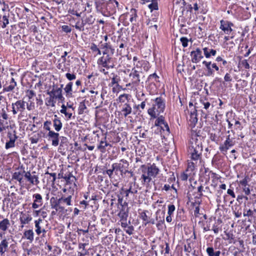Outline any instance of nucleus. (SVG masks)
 I'll list each match as a JSON object with an SVG mask.
<instances>
[{
    "label": "nucleus",
    "instance_id": "f257e3e1",
    "mask_svg": "<svg viewBox=\"0 0 256 256\" xmlns=\"http://www.w3.org/2000/svg\"><path fill=\"white\" fill-rule=\"evenodd\" d=\"M200 132L192 130L190 132V145L188 150V155L191 160L196 162L200 161L202 156V136L199 134Z\"/></svg>",
    "mask_w": 256,
    "mask_h": 256
},
{
    "label": "nucleus",
    "instance_id": "f03ea898",
    "mask_svg": "<svg viewBox=\"0 0 256 256\" xmlns=\"http://www.w3.org/2000/svg\"><path fill=\"white\" fill-rule=\"evenodd\" d=\"M96 10L105 16H110L116 12L119 4L116 0H96Z\"/></svg>",
    "mask_w": 256,
    "mask_h": 256
},
{
    "label": "nucleus",
    "instance_id": "7ed1b4c3",
    "mask_svg": "<svg viewBox=\"0 0 256 256\" xmlns=\"http://www.w3.org/2000/svg\"><path fill=\"white\" fill-rule=\"evenodd\" d=\"M142 175L140 180L143 186H148L151 182L152 178H155L159 173L160 170L153 164L150 166H146L145 165L141 166Z\"/></svg>",
    "mask_w": 256,
    "mask_h": 256
},
{
    "label": "nucleus",
    "instance_id": "20e7f679",
    "mask_svg": "<svg viewBox=\"0 0 256 256\" xmlns=\"http://www.w3.org/2000/svg\"><path fill=\"white\" fill-rule=\"evenodd\" d=\"M98 64L100 70V71L104 74H108V70L114 68V58L112 54H106V52H102V56L98 60Z\"/></svg>",
    "mask_w": 256,
    "mask_h": 256
},
{
    "label": "nucleus",
    "instance_id": "39448f33",
    "mask_svg": "<svg viewBox=\"0 0 256 256\" xmlns=\"http://www.w3.org/2000/svg\"><path fill=\"white\" fill-rule=\"evenodd\" d=\"M154 104L148 110V113L152 118H156L160 113L164 112L165 109V100L162 97H158L154 100Z\"/></svg>",
    "mask_w": 256,
    "mask_h": 256
},
{
    "label": "nucleus",
    "instance_id": "423d86ee",
    "mask_svg": "<svg viewBox=\"0 0 256 256\" xmlns=\"http://www.w3.org/2000/svg\"><path fill=\"white\" fill-rule=\"evenodd\" d=\"M134 66L132 70L135 72H139L140 74L142 76V77H144V72L148 71L150 68L148 62L143 60L134 62Z\"/></svg>",
    "mask_w": 256,
    "mask_h": 256
},
{
    "label": "nucleus",
    "instance_id": "0eeeda50",
    "mask_svg": "<svg viewBox=\"0 0 256 256\" xmlns=\"http://www.w3.org/2000/svg\"><path fill=\"white\" fill-rule=\"evenodd\" d=\"M26 102L23 100H18L12 104V112L14 115L18 113L22 114L26 110Z\"/></svg>",
    "mask_w": 256,
    "mask_h": 256
},
{
    "label": "nucleus",
    "instance_id": "6e6552de",
    "mask_svg": "<svg viewBox=\"0 0 256 256\" xmlns=\"http://www.w3.org/2000/svg\"><path fill=\"white\" fill-rule=\"evenodd\" d=\"M128 186V188H122L120 190V194L126 198L130 194H136L138 192V185L135 182H130Z\"/></svg>",
    "mask_w": 256,
    "mask_h": 256
},
{
    "label": "nucleus",
    "instance_id": "1a4fd4ad",
    "mask_svg": "<svg viewBox=\"0 0 256 256\" xmlns=\"http://www.w3.org/2000/svg\"><path fill=\"white\" fill-rule=\"evenodd\" d=\"M234 138H231L230 135H228L224 144L220 145L219 150L222 153L226 154L229 148L234 146Z\"/></svg>",
    "mask_w": 256,
    "mask_h": 256
},
{
    "label": "nucleus",
    "instance_id": "9d476101",
    "mask_svg": "<svg viewBox=\"0 0 256 256\" xmlns=\"http://www.w3.org/2000/svg\"><path fill=\"white\" fill-rule=\"evenodd\" d=\"M128 76L130 80V82L126 84L127 87L130 86L132 84H138L140 81V78H143L142 76L140 74L139 72H135L133 70H132Z\"/></svg>",
    "mask_w": 256,
    "mask_h": 256
},
{
    "label": "nucleus",
    "instance_id": "9b49d317",
    "mask_svg": "<svg viewBox=\"0 0 256 256\" xmlns=\"http://www.w3.org/2000/svg\"><path fill=\"white\" fill-rule=\"evenodd\" d=\"M234 24L231 22L222 20H220V28L226 34H230L232 31Z\"/></svg>",
    "mask_w": 256,
    "mask_h": 256
},
{
    "label": "nucleus",
    "instance_id": "f8f14e48",
    "mask_svg": "<svg viewBox=\"0 0 256 256\" xmlns=\"http://www.w3.org/2000/svg\"><path fill=\"white\" fill-rule=\"evenodd\" d=\"M190 56L192 63H198L204 58L202 51L199 48L192 50L190 52Z\"/></svg>",
    "mask_w": 256,
    "mask_h": 256
},
{
    "label": "nucleus",
    "instance_id": "ddd939ff",
    "mask_svg": "<svg viewBox=\"0 0 256 256\" xmlns=\"http://www.w3.org/2000/svg\"><path fill=\"white\" fill-rule=\"evenodd\" d=\"M46 138L48 140L52 142V145L54 146H57L59 144L60 134L58 132L54 131L48 132Z\"/></svg>",
    "mask_w": 256,
    "mask_h": 256
},
{
    "label": "nucleus",
    "instance_id": "4468645a",
    "mask_svg": "<svg viewBox=\"0 0 256 256\" xmlns=\"http://www.w3.org/2000/svg\"><path fill=\"white\" fill-rule=\"evenodd\" d=\"M33 202L32 204V208L34 210L37 209L42 206L43 204V198L42 195L36 193L32 195Z\"/></svg>",
    "mask_w": 256,
    "mask_h": 256
},
{
    "label": "nucleus",
    "instance_id": "2eb2a0df",
    "mask_svg": "<svg viewBox=\"0 0 256 256\" xmlns=\"http://www.w3.org/2000/svg\"><path fill=\"white\" fill-rule=\"evenodd\" d=\"M24 178L30 184L34 186H37L39 184L40 181L38 175L32 174L30 171L26 172L24 171Z\"/></svg>",
    "mask_w": 256,
    "mask_h": 256
},
{
    "label": "nucleus",
    "instance_id": "dca6fc26",
    "mask_svg": "<svg viewBox=\"0 0 256 256\" xmlns=\"http://www.w3.org/2000/svg\"><path fill=\"white\" fill-rule=\"evenodd\" d=\"M156 120L154 122V125L157 126H160L161 129L164 131L166 130L169 132L168 126L164 120V118L162 116H157Z\"/></svg>",
    "mask_w": 256,
    "mask_h": 256
},
{
    "label": "nucleus",
    "instance_id": "f3484780",
    "mask_svg": "<svg viewBox=\"0 0 256 256\" xmlns=\"http://www.w3.org/2000/svg\"><path fill=\"white\" fill-rule=\"evenodd\" d=\"M248 176H246L242 180L239 181V184L242 186V192L246 196H248L250 194V190L248 184Z\"/></svg>",
    "mask_w": 256,
    "mask_h": 256
},
{
    "label": "nucleus",
    "instance_id": "a211bd4d",
    "mask_svg": "<svg viewBox=\"0 0 256 256\" xmlns=\"http://www.w3.org/2000/svg\"><path fill=\"white\" fill-rule=\"evenodd\" d=\"M10 226V220L8 218H4L0 214V230L2 232H6Z\"/></svg>",
    "mask_w": 256,
    "mask_h": 256
},
{
    "label": "nucleus",
    "instance_id": "6ab92c4d",
    "mask_svg": "<svg viewBox=\"0 0 256 256\" xmlns=\"http://www.w3.org/2000/svg\"><path fill=\"white\" fill-rule=\"evenodd\" d=\"M197 118V110L194 108L193 110H192L190 112V118L188 119L189 125L192 127V128H194L195 125L198 122Z\"/></svg>",
    "mask_w": 256,
    "mask_h": 256
},
{
    "label": "nucleus",
    "instance_id": "aec40b11",
    "mask_svg": "<svg viewBox=\"0 0 256 256\" xmlns=\"http://www.w3.org/2000/svg\"><path fill=\"white\" fill-rule=\"evenodd\" d=\"M32 220V218L28 212H21L20 216V220L22 224V228L24 227V225L28 224Z\"/></svg>",
    "mask_w": 256,
    "mask_h": 256
},
{
    "label": "nucleus",
    "instance_id": "412c9836",
    "mask_svg": "<svg viewBox=\"0 0 256 256\" xmlns=\"http://www.w3.org/2000/svg\"><path fill=\"white\" fill-rule=\"evenodd\" d=\"M128 214V204L122 205L118 214V216L120 220H127Z\"/></svg>",
    "mask_w": 256,
    "mask_h": 256
},
{
    "label": "nucleus",
    "instance_id": "4be33fe9",
    "mask_svg": "<svg viewBox=\"0 0 256 256\" xmlns=\"http://www.w3.org/2000/svg\"><path fill=\"white\" fill-rule=\"evenodd\" d=\"M106 136H105L104 138H102L98 146V149L102 153H104L106 152V147L110 146L112 147V146L108 143L106 140Z\"/></svg>",
    "mask_w": 256,
    "mask_h": 256
},
{
    "label": "nucleus",
    "instance_id": "5701e85b",
    "mask_svg": "<svg viewBox=\"0 0 256 256\" xmlns=\"http://www.w3.org/2000/svg\"><path fill=\"white\" fill-rule=\"evenodd\" d=\"M8 240L4 238H3L0 242V256H3L4 253L8 251Z\"/></svg>",
    "mask_w": 256,
    "mask_h": 256
},
{
    "label": "nucleus",
    "instance_id": "b1692460",
    "mask_svg": "<svg viewBox=\"0 0 256 256\" xmlns=\"http://www.w3.org/2000/svg\"><path fill=\"white\" fill-rule=\"evenodd\" d=\"M62 178L65 180L67 184H73L74 187H76V179L71 172H69L68 174H66L64 176H62Z\"/></svg>",
    "mask_w": 256,
    "mask_h": 256
},
{
    "label": "nucleus",
    "instance_id": "393cba45",
    "mask_svg": "<svg viewBox=\"0 0 256 256\" xmlns=\"http://www.w3.org/2000/svg\"><path fill=\"white\" fill-rule=\"evenodd\" d=\"M57 68L63 72H70V61H66V60H65V61L62 60V62L58 64Z\"/></svg>",
    "mask_w": 256,
    "mask_h": 256
},
{
    "label": "nucleus",
    "instance_id": "a878e982",
    "mask_svg": "<svg viewBox=\"0 0 256 256\" xmlns=\"http://www.w3.org/2000/svg\"><path fill=\"white\" fill-rule=\"evenodd\" d=\"M112 168H113V170H115V173L116 174L118 171H120L122 175L123 173L126 174V172H130L128 170H125L124 171V166L121 163H114L112 165Z\"/></svg>",
    "mask_w": 256,
    "mask_h": 256
},
{
    "label": "nucleus",
    "instance_id": "bb28decb",
    "mask_svg": "<svg viewBox=\"0 0 256 256\" xmlns=\"http://www.w3.org/2000/svg\"><path fill=\"white\" fill-rule=\"evenodd\" d=\"M100 48L101 49L104 50L102 52H106V54L110 53V54H112V55H113L114 52V49L112 47L111 45L110 44L106 42H105L104 43L101 42Z\"/></svg>",
    "mask_w": 256,
    "mask_h": 256
},
{
    "label": "nucleus",
    "instance_id": "cd10ccee",
    "mask_svg": "<svg viewBox=\"0 0 256 256\" xmlns=\"http://www.w3.org/2000/svg\"><path fill=\"white\" fill-rule=\"evenodd\" d=\"M52 122L55 130L57 132H60L62 128V124L56 115H54V118L52 120Z\"/></svg>",
    "mask_w": 256,
    "mask_h": 256
},
{
    "label": "nucleus",
    "instance_id": "c85d7f7f",
    "mask_svg": "<svg viewBox=\"0 0 256 256\" xmlns=\"http://www.w3.org/2000/svg\"><path fill=\"white\" fill-rule=\"evenodd\" d=\"M202 64L206 68V76H214V72L213 68L212 67V62L204 60L202 62Z\"/></svg>",
    "mask_w": 256,
    "mask_h": 256
},
{
    "label": "nucleus",
    "instance_id": "c756f323",
    "mask_svg": "<svg viewBox=\"0 0 256 256\" xmlns=\"http://www.w3.org/2000/svg\"><path fill=\"white\" fill-rule=\"evenodd\" d=\"M222 221L220 219H218L215 221L213 224L212 230L214 231L215 234H218L219 232L222 230Z\"/></svg>",
    "mask_w": 256,
    "mask_h": 256
},
{
    "label": "nucleus",
    "instance_id": "7c9ffc66",
    "mask_svg": "<svg viewBox=\"0 0 256 256\" xmlns=\"http://www.w3.org/2000/svg\"><path fill=\"white\" fill-rule=\"evenodd\" d=\"M72 82H68L65 86L64 88V90L66 93V96L67 98H72L73 96L72 95Z\"/></svg>",
    "mask_w": 256,
    "mask_h": 256
},
{
    "label": "nucleus",
    "instance_id": "2f4dec72",
    "mask_svg": "<svg viewBox=\"0 0 256 256\" xmlns=\"http://www.w3.org/2000/svg\"><path fill=\"white\" fill-rule=\"evenodd\" d=\"M204 56L206 58H210L212 56H215L216 54V50L204 47L202 48Z\"/></svg>",
    "mask_w": 256,
    "mask_h": 256
},
{
    "label": "nucleus",
    "instance_id": "473e14b6",
    "mask_svg": "<svg viewBox=\"0 0 256 256\" xmlns=\"http://www.w3.org/2000/svg\"><path fill=\"white\" fill-rule=\"evenodd\" d=\"M122 112L125 118L130 114L132 112V108L130 105L127 102L124 104L122 106Z\"/></svg>",
    "mask_w": 256,
    "mask_h": 256
},
{
    "label": "nucleus",
    "instance_id": "72a5a7b5",
    "mask_svg": "<svg viewBox=\"0 0 256 256\" xmlns=\"http://www.w3.org/2000/svg\"><path fill=\"white\" fill-rule=\"evenodd\" d=\"M117 44H118L119 48H118V52L120 55L122 56L126 54V50L124 47L126 46L125 44L124 40L118 39L117 40Z\"/></svg>",
    "mask_w": 256,
    "mask_h": 256
},
{
    "label": "nucleus",
    "instance_id": "f704fd0d",
    "mask_svg": "<svg viewBox=\"0 0 256 256\" xmlns=\"http://www.w3.org/2000/svg\"><path fill=\"white\" fill-rule=\"evenodd\" d=\"M16 86V82L15 81L14 79L12 78L10 82V85L4 87L3 92H10L12 91Z\"/></svg>",
    "mask_w": 256,
    "mask_h": 256
},
{
    "label": "nucleus",
    "instance_id": "c9c22d12",
    "mask_svg": "<svg viewBox=\"0 0 256 256\" xmlns=\"http://www.w3.org/2000/svg\"><path fill=\"white\" fill-rule=\"evenodd\" d=\"M63 84L61 85L60 88H54V98L55 99H58V100H63L64 98L62 94V87Z\"/></svg>",
    "mask_w": 256,
    "mask_h": 256
},
{
    "label": "nucleus",
    "instance_id": "e433bc0d",
    "mask_svg": "<svg viewBox=\"0 0 256 256\" xmlns=\"http://www.w3.org/2000/svg\"><path fill=\"white\" fill-rule=\"evenodd\" d=\"M112 78L111 82L110 84V86H113L116 85V86L117 88L120 87L118 84V82L120 80V76L114 73H112Z\"/></svg>",
    "mask_w": 256,
    "mask_h": 256
},
{
    "label": "nucleus",
    "instance_id": "4c0bfd02",
    "mask_svg": "<svg viewBox=\"0 0 256 256\" xmlns=\"http://www.w3.org/2000/svg\"><path fill=\"white\" fill-rule=\"evenodd\" d=\"M61 202L60 198L52 197L50 200V206L52 208L55 210L60 204Z\"/></svg>",
    "mask_w": 256,
    "mask_h": 256
},
{
    "label": "nucleus",
    "instance_id": "58836bf2",
    "mask_svg": "<svg viewBox=\"0 0 256 256\" xmlns=\"http://www.w3.org/2000/svg\"><path fill=\"white\" fill-rule=\"evenodd\" d=\"M24 236L30 242H32L34 240V232L32 230H25L24 233Z\"/></svg>",
    "mask_w": 256,
    "mask_h": 256
},
{
    "label": "nucleus",
    "instance_id": "ea45409f",
    "mask_svg": "<svg viewBox=\"0 0 256 256\" xmlns=\"http://www.w3.org/2000/svg\"><path fill=\"white\" fill-rule=\"evenodd\" d=\"M159 212H160V210H158L156 212V215L158 214ZM164 212L163 216L162 218L159 217V218H158V216H156V220L158 221L157 223L156 224V226L158 230L162 229L163 224L164 222Z\"/></svg>",
    "mask_w": 256,
    "mask_h": 256
},
{
    "label": "nucleus",
    "instance_id": "a19ab883",
    "mask_svg": "<svg viewBox=\"0 0 256 256\" xmlns=\"http://www.w3.org/2000/svg\"><path fill=\"white\" fill-rule=\"evenodd\" d=\"M42 222V220L40 218H39L38 220H34V224H35V232L37 235L40 236V230L42 229V227L41 226V224Z\"/></svg>",
    "mask_w": 256,
    "mask_h": 256
},
{
    "label": "nucleus",
    "instance_id": "79ce46f5",
    "mask_svg": "<svg viewBox=\"0 0 256 256\" xmlns=\"http://www.w3.org/2000/svg\"><path fill=\"white\" fill-rule=\"evenodd\" d=\"M87 112V107L85 104V101L84 100L80 102L78 105V114H82Z\"/></svg>",
    "mask_w": 256,
    "mask_h": 256
},
{
    "label": "nucleus",
    "instance_id": "37998d69",
    "mask_svg": "<svg viewBox=\"0 0 256 256\" xmlns=\"http://www.w3.org/2000/svg\"><path fill=\"white\" fill-rule=\"evenodd\" d=\"M131 96L129 94H124L119 96L117 100L120 103H126L130 99Z\"/></svg>",
    "mask_w": 256,
    "mask_h": 256
},
{
    "label": "nucleus",
    "instance_id": "c03bdc74",
    "mask_svg": "<svg viewBox=\"0 0 256 256\" xmlns=\"http://www.w3.org/2000/svg\"><path fill=\"white\" fill-rule=\"evenodd\" d=\"M206 252L208 256H220V250L214 252L212 247H208Z\"/></svg>",
    "mask_w": 256,
    "mask_h": 256
},
{
    "label": "nucleus",
    "instance_id": "a18cd8bd",
    "mask_svg": "<svg viewBox=\"0 0 256 256\" xmlns=\"http://www.w3.org/2000/svg\"><path fill=\"white\" fill-rule=\"evenodd\" d=\"M44 174L50 175V177H48V182L51 183L52 185L54 184L55 181L56 180V173H50L48 172H45Z\"/></svg>",
    "mask_w": 256,
    "mask_h": 256
},
{
    "label": "nucleus",
    "instance_id": "49530a36",
    "mask_svg": "<svg viewBox=\"0 0 256 256\" xmlns=\"http://www.w3.org/2000/svg\"><path fill=\"white\" fill-rule=\"evenodd\" d=\"M56 103V99L52 97H48L45 100V104L48 106L54 107Z\"/></svg>",
    "mask_w": 256,
    "mask_h": 256
},
{
    "label": "nucleus",
    "instance_id": "de8ad7c7",
    "mask_svg": "<svg viewBox=\"0 0 256 256\" xmlns=\"http://www.w3.org/2000/svg\"><path fill=\"white\" fill-rule=\"evenodd\" d=\"M130 14H128L127 16H130V22H136V18L137 17L136 10L134 8H132L130 11Z\"/></svg>",
    "mask_w": 256,
    "mask_h": 256
},
{
    "label": "nucleus",
    "instance_id": "09e8293b",
    "mask_svg": "<svg viewBox=\"0 0 256 256\" xmlns=\"http://www.w3.org/2000/svg\"><path fill=\"white\" fill-rule=\"evenodd\" d=\"M204 170L202 169L201 170L202 174H205L206 182H207L210 180V175L212 172V171L210 170L209 168L204 167Z\"/></svg>",
    "mask_w": 256,
    "mask_h": 256
},
{
    "label": "nucleus",
    "instance_id": "8fccbe9b",
    "mask_svg": "<svg viewBox=\"0 0 256 256\" xmlns=\"http://www.w3.org/2000/svg\"><path fill=\"white\" fill-rule=\"evenodd\" d=\"M60 112L62 114H64L68 120L70 119L72 116V113L67 112L66 107L64 106V104H62V109L60 110Z\"/></svg>",
    "mask_w": 256,
    "mask_h": 256
},
{
    "label": "nucleus",
    "instance_id": "3c124183",
    "mask_svg": "<svg viewBox=\"0 0 256 256\" xmlns=\"http://www.w3.org/2000/svg\"><path fill=\"white\" fill-rule=\"evenodd\" d=\"M166 247L164 248V246L162 244H160V246L161 248L162 249V253H164V256L166 254H168L170 253V248L169 246V244L167 242L165 243Z\"/></svg>",
    "mask_w": 256,
    "mask_h": 256
},
{
    "label": "nucleus",
    "instance_id": "603ef678",
    "mask_svg": "<svg viewBox=\"0 0 256 256\" xmlns=\"http://www.w3.org/2000/svg\"><path fill=\"white\" fill-rule=\"evenodd\" d=\"M96 0H87L86 3V8H85V10L88 12H90L92 10V7L93 4L96 2Z\"/></svg>",
    "mask_w": 256,
    "mask_h": 256
},
{
    "label": "nucleus",
    "instance_id": "864d4df0",
    "mask_svg": "<svg viewBox=\"0 0 256 256\" xmlns=\"http://www.w3.org/2000/svg\"><path fill=\"white\" fill-rule=\"evenodd\" d=\"M12 178L21 182L22 179V174L20 172H14L12 176Z\"/></svg>",
    "mask_w": 256,
    "mask_h": 256
},
{
    "label": "nucleus",
    "instance_id": "5fc2aeb1",
    "mask_svg": "<svg viewBox=\"0 0 256 256\" xmlns=\"http://www.w3.org/2000/svg\"><path fill=\"white\" fill-rule=\"evenodd\" d=\"M7 136L9 138V141L14 142H15L16 140L18 138V136L16 135L15 131L12 133L11 132H8Z\"/></svg>",
    "mask_w": 256,
    "mask_h": 256
},
{
    "label": "nucleus",
    "instance_id": "6e6d98bb",
    "mask_svg": "<svg viewBox=\"0 0 256 256\" xmlns=\"http://www.w3.org/2000/svg\"><path fill=\"white\" fill-rule=\"evenodd\" d=\"M90 48L92 52H96L97 55H100L102 54L100 50L95 44H92L90 46Z\"/></svg>",
    "mask_w": 256,
    "mask_h": 256
},
{
    "label": "nucleus",
    "instance_id": "4d7b16f0",
    "mask_svg": "<svg viewBox=\"0 0 256 256\" xmlns=\"http://www.w3.org/2000/svg\"><path fill=\"white\" fill-rule=\"evenodd\" d=\"M148 210H144L141 212H140V218L146 222H147V220H148V217L146 214V213L148 212Z\"/></svg>",
    "mask_w": 256,
    "mask_h": 256
},
{
    "label": "nucleus",
    "instance_id": "13d9d810",
    "mask_svg": "<svg viewBox=\"0 0 256 256\" xmlns=\"http://www.w3.org/2000/svg\"><path fill=\"white\" fill-rule=\"evenodd\" d=\"M52 125V122L50 120H46L44 123V129L48 131V132H52L50 126Z\"/></svg>",
    "mask_w": 256,
    "mask_h": 256
},
{
    "label": "nucleus",
    "instance_id": "bf43d9fd",
    "mask_svg": "<svg viewBox=\"0 0 256 256\" xmlns=\"http://www.w3.org/2000/svg\"><path fill=\"white\" fill-rule=\"evenodd\" d=\"M239 64L242 66V68H244L246 70L249 69L250 68V64L246 60H240L239 62Z\"/></svg>",
    "mask_w": 256,
    "mask_h": 256
},
{
    "label": "nucleus",
    "instance_id": "052dcab7",
    "mask_svg": "<svg viewBox=\"0 0 256 256\" xmlns=\"http://www.w3.org/2000/svg\"><path fill=\"white\" fill-rule=\"evenodd\" d=\"M196 163L197 162H188V168L186 170V172H192L195 168V165L196 164Z\"/></svg>",
    "mask_w": 256,
    "mask_h": 256
},
{
    "label": "nucleus",
    "instance_id": "680f3d73",
    "mask_svg": "<svg viewBox=\"0 0 256 256\" xmlns=\"http://www.w3.org/2000/svg\"><path fill=\"white\" fill-rule=\"evenodd\" d=\"M60 200L61 203L65 202V203H66L67 206H70L72 204H71V200H72L71 196H70L66 198H60Z\"/></svg>",
    "mask_w": 256,
    "mask_h": 256
},
{
    "label": "nucleus",
    "instance_id": "e2e57ef3",
    "mask_svg": "<svg viewBox=\"0 0 256 256\" xmlns=\"http://www.w3.org/2000/svg\"><path fill=\"white\" fill-rule=\"evenodd\" d=\"M60 147H63L64 146H66L68 142V140L66 137L65 136H60Z\"/></svg>",
    "mask_w": 256,
    "mask_h": 256
},
{
    "label": "nucleus",
    "instance_id": "0e129e2a",
    "mask_svg": "<svg viewBox=\"0 0 256 256\" xmlns=\"http://www.w3.org/2000/svg\"><path fill=\"white\" fill-rule=\"evenodd\" d=\"M40 139V136L38 134H35L32 136L30 137V140L32 144H36L38 142Z\"/></svg>",
    "mask_w": 256,
    "mask_h": 256
},
{
    "label": "nucleus",
    "instance_id": "69168bd1",
    "mask_svg": "<svg viewBox=\"0 0 256 256\" xmlns=\"http://www.w3.org/2000/svg\"><path fill=\"white\" fill-rule=\"evenodd\" d=\"M148 6L151 11L158 10V2H152Z\"/></svg>",
    "mask_w": 256,
    "mask_h": 256
},
{
    "label": "nucleus",
    "instance_id": "338daca9",
    "mask_svg": "<svg viewBox=\"0 0 256 256\" xmlns=\"http://www.w3.org/2000/svg\"><path fill=\"white\" fill-rule=\"evenodd\" d=\"M8 24L9 21L8 19V16L6 15H4L2 16V28H5Z\"/></svg>",
    "mask_w": 256,
    "mask_h": 256
},
{
    "label": "nucleus",
    "instance_id": "774afa93",
    "mask_svg": "<svg viewBox=\"0 0 256 256\" xmlns=\"http://www.w3.org/2000/svg\"><path fill=\"white\" fill-rule=\"evenodd\" d=\"M180 42H182V46L184 48H186L188 46V39L186 37H182L180 38Z\"/></svg>",
    "mask_w": 256,
    "mask_h": 256
}]
</instances>
